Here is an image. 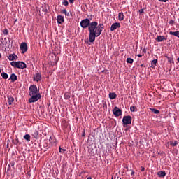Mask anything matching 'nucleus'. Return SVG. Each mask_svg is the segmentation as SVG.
Listing matches in <instances>:
<instances>
[{
  "label": "nucleus",
  "instance_id": "nucleus-1",
  "mask_svg": "<svg viewBox=\"0 0 179 179\" xmlns=\"http://www.w3.org/2000/svg\"><path fill=\"white\" fill-rule=\"evenodd\" d=\"M99 23L97 22L94 21L92 22H90L88 30L90 33H97V30H100L101 33H103V30H104V24L101 23L99 25Z\"/></svg>",
  "mask_w": 179,
  "mask_h": 179
},
{
  "label": "nucleus",
  "instance_id": "nucleus-2",
  "mask_svg": "<svg viewBox=\"0 0 179 179\" xmlns=\"http://www.w3.org/2000/svg\"><path fill=\"white\" fill-rule=\"evenodd\" d=\"M101 34L99 29H97V32H90L89 34V41L90 43H94L96 37H99Z\"/></svg>",
  "mask_w": 179,
  "mask_h": 179
},
{
  "label": "nucleus",
  "instance_id": "nucleus-3",
  "mask_svg": "<svg viewBox=\"0 0 179 179\" xmlns=\"http://www.w3.org/2000/svg\"><path fill=\"white\" fill-rule=\"evenodd\" d=\"M132 123V117L131 115L124 116L122 119V124L124 128H127L128 125Z\"/></svg>",
  "mask_w": 179,
  "mask_h": 179
},
{
  "label": "nucleus",
  "instance_id": "nucleus-4",
  "mask_svg": "<svg viewBox=\"0 0 179 179\" xmlns=\"http://www.w3.org/2000/svg\"><path fill=\"white\" fill-rule=\"evenodd\" d=\"M40 90L37 89V85H32L29 87V94L31 96L33 94H38L40 92Z\"/></svg>",
  "mask_w": 179,
  "mask_h": 179
},
{
  "label": "nucleus",
  "instance_id": "nucleus-5",
  "mask_svg": "<svg viewBox=\"0 0 179 179\" xmlns=\"http://www.w3.org/2000/svg\"><path fill=\"white\" fill-rule=\"evenodd\" d=\"M29 96L31 98L29 99V103H36V101H38L41 99V94L40 93Z\"/></svg>",
  "mask_w": 179,
  "mask_h": 179
},
{
  "label": "nucleus",
  "instance_id": "nucleus-6",
  "mask_svg": "<svg viewBox=\"0 0 179 179\" xmlns=\"http://www.w3.org/2000/svg\"><path fill=\"white\" fill-rule=\"evenodd\" d=\"M80 24L83 29H87L90 25V20L87 18L84 19L80 22Z\"/></svg>",
  "mask_w": 179,
  "mask_h": 179
},
{
  "label": "nucleus",
  "instance_id": "nucleus-7",
  "mask_svg": "<svg viewBox=\"0 0 179 179\" xmlns=\"http://www.w3.org/2000/svg\"><path fill=\"white\" fill-rule=\"evenodd\" d=\"M113 114L115 117H120V115H122V110H121L120 108L115 106L113 110Z\"/></svg>",
  "mask_w": 179,
  "mask_h": 179
},
{
  "label": "nucleus",
  "instance_id": "nucleus-8",
  "mask_svg": "<svg viewBox=\"0 0 179 179\" xmlns=\"http://www.w3.org/2000/svg\"><path fill=\"white\" fill-rule=\"evenodd\" d=\"M20 49L22 51V54L27 52V43H26V42H23L22 43H21Z\"/></svg>",
  "mask_w": 179,
  "mask_h": 179
},
{
  "label": "nucleus",
  "instance_id": "nucleus-9",
  "mask_svg": "<svg viewBox=\"0 0 179 179\" xmlns=\"http://www.w3.org/2000/svg\"><path fill=\"white\" fill-rule=\"evenodd\" d=\"M121 27V24L120 22H115L110 27V31H114V30H117V29H120Z\"/></svg>",
  "mask_w": 179,
  "mask_h": 179
},
{
  "label": "nucleus",
  "instance_id": "nucleus-10",
  "mask_svg": "<svg viewBox=\"0 0 179 179\" xmlns=\"http://www.w3.org/2000/svg\"><path fill=\"white\" fill-rule=\"evenodd\" d=\"M33 80L35 82H40V80H41V73L37 71L34 76Z\"/></svg>",
  "mask_w": 179,
  "mask_h": 179
},
{
  "label": "nucleus",
  "instance_id": "nucleus-11",
  "mask_svg": "<svg viewBox=\"0 0 179 179\" xmlns=\"http://www.w3.org/2000/svg\"><path fill=\"white\" fill-rule=\"evenodd\" d=\"M17 68H18L19 69H24V68H27L26 63L23 62H17Z\"/></svg>",
  "mask_w": 179,
  "mask_h": 179
},
{
  "label": "nucleus",
  "instance_id": "nucleus-12",
  "mask_svg": "<svg viewBox=\"0 0 179 179\" xmlns=\"http://www.w3.org/2000/svg\"><path fill=\"white\" fill-rule=\"evenodd\" d=\"M57 21L59 24H62L65 22V19L64 18V16L62 15H57Z\"/></svg>",
  "mask_w": 179,
  "mask_h": 179
},
{
  "label": "nucleus",
  "instance_id": "nucleus-13",
  "mask_svg": "<svg viewBox=\"0 0 179 179\" xmlns=\"http://www.w3.org/2000/svg\"><path fill=\"white\" fill-rule=\"evenodd\" d=\"M50 143L51 145H57L58 141H57V138L55 137L50 136L49 139Z\"/></svg>",
  "mask_w": 179,
  "mask_h": 179
},
{
  "label": "nucleus",
  "instance_id": "nucleus-14",
  "mask_svg": "<svg viewBox=\"0 0 179 179\" xmlns=\"http://www.w3.org/2000/svg\"><path fill=\"white\" fill-rule=\"evenodd\" d=\"M10 80H11V82H16V80H17V76H16V74L15 73H12L10 75V77L9 78Z\"/></svg>",
  "mask_w": 179,
  "mask_h": 179
},
{
  "label": "nucleus",
  "instance_id": "nucleus-15",
  "mask_svg": "<svg viewBox=\"0 0 179 179\" xmlns=\"http://www.w3.org/2000/svg\"><path fill=\"white\" fill-rule=\"evenodd\" d=\"M155 40L158 43H162V41H164V40H166V38L164 36H157Z\"/></svg>",
  "mask_w": 179,
  "mask_h": 179
},
{
  "label": "nucleus",
  "instance_id": "nucleus-16",
  "mask_svg": "<svg viewBox=\"0 0 179 179\" xmlns=\"http://www.w3.org/2000/svg\"><path fill=\"white\" fill-rule=\"evenodd\" d=\"M109 99H110V100H114V99H117V94H115V92L109 93Z\"/></svg>",
  "mask_w": 179,
  "mask_h": 179
},
{
  "label": "nucleus",
  "instance_id": "nucleus-17",
  "mask_svg": "<svg viewBox=\"0 0 179 179\" xmlns=\"http://www.w3.org/2000/svg\"><path fill=\"white\" fill-rule=\"evenodd\" d=\"M157 176L158 177H160V178L166 177V171H158Z\"/></svg>",
  "mask_w": 179,
  "mask_h": 179
},
{
  "label": "nucleus",
  "instance_id": "nucleus-18",
  "mask_svg": "<svg viewBox=\"0 0 179 179\" xmlns=\"http://www.w3.org/2000/svg\"><path fill=\"white\" fill-rule=\"evenodd\" d=\"M124 17H125V15H124V13L122 12L119 13L118 20H120V22H122V20H124Z\"/></svg>",
  "mask_w": 179,
  "mask_h": 179
},
{
  "label": "nucleus",
  "instance_id": "nucleus-19",
  "mask_svg": "<svg viewBox=\"0 0 179 179\" xmlns=\"http://www.w3.org/2000/svg\"><path fill=\"white\" fill-rule=\"evenodd\" d=\"M15 57H17V56L15 54H10L9 56H8V59L9 61H15V59H16Z\"/></svg>",
  "mask_w": 179,
  "mask_h": 179
},
{
  "label": "nucleus",
  "instance_id": "nucleus-20",
  "mask_svg": "<svg viewBox=\"0 0 179 179\" xmlns=\"http://www.w3.org/2000/svg\"><path fill=\"white\" fill-rule=\"evenodd\" d=\"M169 34L171 36H175V37H178L179 38V31H170Z\"/></svg>",
  "mask_w": 179,
  "mask_h": 179
},
{
  "label": "nucleus",
  "instance_id": "nucleus-21",
  "mask_svg": "<svg viewBox=\"0 0 179 179\" xmlns=\"http://www.w3.org/2000/svg\"><path fill=\"white\" fill-rule=\"evenodd\" d=\"M8 100L9 106H12V103H13V101H15V99L10 96H8Z\"/></svg>",
  "mask_w": 179,
  "mask_h": 179
},
{
  "label": "nucleus",
  "instance_id": "nucleus-22",
  "mask_svg": "<svg viewBox=\"0 0 179 179\" xmlns=\"http://www.w3.org/2000/svg\"><path fill=\"white\" fill-rule=\"evenodd\" d=\"M61 13H62L63 15H65V16H68V17H69L71 15L69 12L66 11V9H65V8L63 10H61Z\"/></svg>",
  "mask_w": 179,
  "mask_h": 179
},
{
  "label": "nucleus",
  "instance_id": "nucleus-23",
  "mask_svg": "<svg viewBox=\"0 0 179 179\" xmlns=\"http://www.w3.org/2000/svg\"><path fill=\"white\" fill-rule=\"evenodd\" d=\"M32 136H34L35 139H38V131L37 130L34 131V133L32 134Z\"/></svg>",
  "mask_w": 179,
  "mask_h": 179
},
{
  "label": "nucleus",
  "instance_id": "nucleus-24",
  "mask_svg": "<svg viewBox=\"0 0 179 179\" xmlns=\"http://www.w3.org/2000/svg\"><path fill=\"white\" fill-rule=\"evenodd\" d=\"M157 64V59H154L151 62V68H156V64Z\"/></svg>",
  "mask_w": 179,
  "mask_h": 179
},
{
  "label": "nucleus",
  "instance_id": "nucleus-25",
  "mask_svg": "<svg viewBox=\"0 0 179 179\" xmlns=\"http://www.w3.org/2000/svg\"><path fill=\"white\" fill-rule=\"evenodd\" d=\"M24 139H25V141H27V142H30V140H31L30 134H25L24 136Z\"/></svg>",
  "mask_w": 179,
  "mask_h": 179
},
{
  "label": "nucleus",
  "instance_id": "nucleus-26",
  "mask_svg": "<svg viewBox=\"0 0 179 179\" xmlns=\"http://www.w3.org/2000/svg\"><path fill=\"white\" fill-rule=\"evenodd\" d=\"M150 110L152 113H154V114H160V111L157 109L150 108Z\"/></svg>",
  "mask_w": 179,
  "mask_h": 179
},
{
  "label": "nucleus",
  "instance_id": "nucleus-27",
  "mask_svg": "<svg viewBox=\"0 0 179 179\" xmlns=\"http://www.w3.org/2000/svg\"><path fill=\"white\" fill-rule=\"evenodd\" d=\"M1 77L3 78V79H8L9 78V76L8 75V73L3 72L1 73Z\"/></svg>",
  "mask_w": 179,
  "mask_h": 179
},
{
  "label": "nucleus",
  "instance_id": "nucleus-28",
  "mask_svg": "<svg viewBox=\"0 0 179 179\" xmlns=\"http://www.w3.org/2000/svg\"><path fill=\"white\" fill-rule=\"evenodd\" d=\"M126 62H127V64H134V59L127 58V60H126Z\"/></svg>",
  "mask_w": 179,
  "mask_h": 179
},
{
  "label": "nucleus",
  "instance_id": "nucleus-29",
  "mask_svg": "<svg viewBox=\"0 0 179 179\" xmlns=\"http://www.w3.org/2000/svg\"><path fill=\"white\" fill-rule=\"evenodd\" d=\"M10 65L14 68H17V62H10Z\"/></svg>",
  "mask_w": 179,
  "mask_h": 179
},
{
  "label": "nucleus",
  "instance_id": "nucleus-30",
  "mask_svg": "<svg viewBox=\"0 0 179 179\" xmlns=\"http://www.w3.org/2000/svg\"><path fill=\"white\" fill-rule=\"evenodd\" d=\"M62 5H64V6H68V5H69V3L68 2V0H64L62 1Z\"/></svg>",
  "mask_w": 179,
  "mask_h": 179
},
{
  "label": "nucleus",
  "instance_id": "nucleus-31",
  "mask_svg": "<svg viewBox=\"0 0 179 179\" xmlns=\"http://www.w3.org/2000/svg\"><path fill=\"white\" fill-rule=\"evenodd\" d=\"M136 110V106H131L130 107V111H131V113H135Z\"/></svg>",
  "mask_w": 179,
  "mask_h": 179
},
{
  "label": "nucleus",
  "instance_id": "nucleus-32",
  "mask_svg": "<svg viewBox=\"0 0 179 179\" xmlns=\"http://www.w3.org/2000/svg\"><path fill=\"white\" fill-rule=\"evenodd\" d=\"M59 153H64V152H66V150L62 149L61 147H59Z\"/></svg>",
  "mask_w": 179,
  "mask_h": 179
},
{
  "label": "nucleus",
  "instance_id": "nucleus-33",
  "mask_svg": "<svg viewBox=\"0 0 179 179\" xmlns=\"http://www.w3.org/2000/svg\"><path fill=\"white\" fill-rule=\"evenodd\" d=\"M3 33L6 35V36H8V33H9V31H8L7 29L3 30Z\"/></svg>",
  "mask_w": 179,
  "mask_h": 179
},
{
  "label": "nucleus",
  "instance_id": "nucleus-34",
  "mask_svg": "<svg viewBox=\"0 0 179 179\" xmlns=\"http://www.w3.org/2000/svg\"><path fill=\"white\" fill-rule=\"evenodd\" d=\"M175 23H176V21H175V20H171L169 21V24H171V25H173V24H174Z\"/></svg>",
  "mask_w": 179,
  "mask_h": 179
},
{
  "label": "nucleus",
  "instance_id": "nucleus-35",
  "mask_svg": "<svg viewBox=\"0 0 179 179\" xmlns=\"http://www.w3.org/2000/svg\"><path fill=\"white\" fill-rule=\"evenodd\" d=\"M103 108H107V103L106 102L103 103Z\"/></svg>",
  "mask_w": 179,
  "mask_h": 179
},
{
  "label": "nucleus",
  "instance_id": "nucleus-36",
  "mask_svg": "<svg viewBox=\"0 0 179 179\" xmlns=\"http://www.w3.org/2000/svg\"><path fill=\"white\" fill-rule=\"evenodd\" d=\"M166 57L168 61H169V62H173V59H171V58H170L169 57H167V56H166Z\"/></svg>",
  "mask_w": 179,
  "mask_h": 179
},
{
  "label": "nucleus",
  "instance_id": "nucleus-37",
  "mask_svg": "<svg viewBox=\"0 0 179 179\" xmlns=\"http://www.w3.org/2000/svg\"><path fill=\"white\" fill-rule=\"evenodd\" d=\"M143 9H140L139 10H138V13H140V15H142V13H143Z\"/></svg>",
  "mask_w": 179,
  "mask_h": 179
},
{
  "label": "nucleus",
  "instance_id": "nucleus-38",
  "mask_svg": "<svg viewBox=\"0 0 179 179\" xmlns=\"http://www.w3.org/2000/svg\"><path fill=\"white\" fill-rule=\"evenodd\" d=\"M159 2H169V0H159Z\"/></svg>",
  "mask_w": 179,
  "mask_h": 179
},
{
  "label": "nucleus",
  "instance_id": "nucleus-39",
  "mask_svg": "<svg viewBox=\"0 0 179 179\" xmlns=\"http://www.w3.org/2000/svg\"><path fill=\"white\" fill-rule=\"evenodd\" d=\"M141 171H145V167L141 166Z\"/></svg>",
  "mask_w": 179,
  "mask_h": 179
},
{
  "label": "nucleus",
  "instance_id": "nucleus-40",
  "mask_svg": "<svg viewBox=\"0 0 179 179\" xmlns=\"http://www.w3.org/2000/svg\"><path fill=\"white\" fill-rule=\"evenodd\" d=\"M69 1L70 2V3H73L75 2V0H69Z\"/></svg>",
  "mask_w": 179,
  "mask_h": 179
},
{
  "label": "nucleus",
  "instance_id": "nucleus-41",
  "mask_svg": "<svg viewBox=\"0 0 179 179\" xmlns=\"http://www.w3.org/2000/svg\"><path fill=\"white\" fill-rule=\"evenodd\" d=\"M137 57H138L139 58H142V55L138 54V55H137Z\"/></svg>",
  "mask_w": 179,
  "mask_h": 179
},
{
  "label": "nucleus",
  "instance_id": "nucleus-42",
  "mask_svg": "<svg viewBox=\"0 0 179 179\" xmlns=\"http://www.w3.org/2000/svg\"><path fill=\"white\" fill-rule=\"evenodd\" d=\"M177 145V141H175V143L172 144L173 146H176Z\"/></svg>",
  "mask_w": 179,
  "mask_h": 179
},
{
  "label": "nucleus",
  "instance_id": "nucleus-43",
  "mask_svg": "<svg viewBox=\"0 0 179 179\" xmlns=\"http://www.w3.org/2000/svg\"><path fill=\"white\" fill-rule=\"evenodd\" d=\"M45 149H48V144H46V145H44Z\"/></svg>",
  "mask_w": 179,
  "mask_h": 179
},
{
  "label": "nucleus",
  "instance_id": "nucleus-44",
  "mask_svg": "<svg viewBox=\"0 0 179 179\" xmlns=\"http://www.w3.org/2000/svg\"><path fill=\"white\" fill-rule=\"evenodd\" d=\"M131 176H134V171H132L131 172Z\"/></svg>",
  "mask_w": 179,
  "mask_h": 179
},
{
  "label": "nucleus",
  "instance_id": "nucleus-45",
  "mask_svg": "<svg viewBox=\"0 0 179 179\" xmlns=\"http://www.w3.org/2000/svg\"><path fill=\"white\" fill-rule=\"evenodd\" d=\"M82 136H85V131H83Z\"/></svg>",
  "mask_w": 179,
  "mask_h": 179
},
{
  "label": "nucleus",
  "instance_id": "nucleus-46",
  "mask_svg": "<svg viewBox=\"0 0 179 179\" xmlns=\"http://www.w3.org/2000/svg\"><path fill=\"white\" fill-rule=\"evenodd\" d=\"M87 179H92V178L91 177H88Z\"/></svg>",
  "mask_w": 179,
  "mask_h": 179
},
{
  "label": "nucleus",
  "instance_id": "nucleus-47",
  "mask_svg": "<svg viewBox=\"0 0 179 179\" xmlns=\"http://www.w3.org/2000/svg\"><path fill=\"white\" fill-rule=\"evenodd\" d=\"M1 57H2V55H1V53H0V58H1Z\"/></svg>",
  "mask_w": 179,
  "mask_h": 179
},
{
  "label": "nucleus",
  "instance_id": "nucleus-48",
  "mask_svg": "<svg viewBox=\"0 0 179 179\" xmlns=\"http://www.w3.org/2000/svg\"><path fill=\"white\" fill-rule=\"evenodd\" d=\"M141 66H143V64H141Z\"/></svg>",
  "mask_w": 179,
  "mask_h": 179
},
{
  "label": "nucleus",
  "instance_id": "nucleus-49",
  "mask_svg": "<svg viewBox=\"0 0 179 179\" xmlns=\"http://www.w3.org/2000/svg\"><path fill=\"white\" fill-rule=\"evenodd\" d=\"M0 73H1V69H0Z\"/></svg>",
  "mask_w": 179,
  "mask_h": 179
},
{
  "label": "nucleus",
  "instance_id": "nucleus-50",
  "mask_svg": "<svg viewBox=\"0 0 179 179\" xmlns=\"http://www.w3.org/2000/svg\"><path fill=\"white\" fill-rule=\"evenodd\" d=\"M112 179H113V178H112Z\"/></svg>",
  "mask_w": 179,
  "mask_h": 179
}]
</instances>
